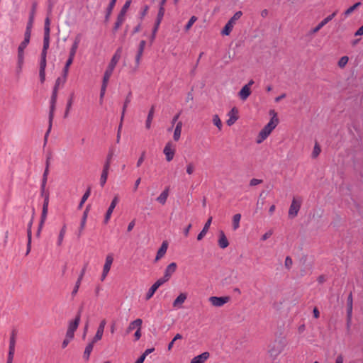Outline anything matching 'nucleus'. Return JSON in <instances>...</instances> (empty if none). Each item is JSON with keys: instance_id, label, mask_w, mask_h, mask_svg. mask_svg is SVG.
I'll use <instances>...</instances> for the list:
<instances>
[{"instance_id": "nucleus-1", "label": "nucleus", "mask_w": 363, "mask_h": 363, "mask_svg": "<svg viewBox=\"0 0 363 363\" xmlns=\"http://www.w3.org/2000/svg\"><path fill=\"white\" fill-rule=\"evenodd\" d=\"M277 124L278 119L275 117L272 118L269 122L259 133L256 143L257 144H260L265 140L271 134L272 130L277 127Z\"/></svg>"}, {"instance_id": "nucleus-2", "label": "nucleus", "mask_w": 363, "mask_h": 363, "mask_svg": "<svg viewBox=\"0 0 363 363\" xmlns=\"http://www.w3.org/2000/svg\"><path fill=\"white\" fill-rule=\"evenodd\" d=\"M121 48H118L115 54L113 55L111 62H109L105 72L104 74L103 79L104 81H109L110 77H111L113 72L121 59Z\"/></svg>"}, {"instance_id": "nucleus-3", "label": "nucleus", "mask_w": 363, "mask_h": 363, "mask_svg": "<svg viewBox=\"0 0 363 363\" xmlns=\"http://www.w3.org/2000/svg\"><path fill=\"white\" fill-rule=\"evenodd\" d=\"M79 43V39L76 38L72 45L70 50H69V58L66 61V63H65V67L62 70L64 82L65 81L67 76L68 74L69 67L73 62L77 50L78 49Z\"/></svg>"}, {"instance_id": "nucleus-4", "label": "nucleus", "mask_w": 363, "mask_h": 363, "mask_svg": "<svg viewBox=\"0 0 363 363\" xmlns=\"http://www.w3.org/2000/svg\"><path fill=\"white\" fill-rule=\"evenodd\" d=\"M30 38L24 37L23 40L19 44L17 49V67L21 71L23 68L25 60V50L30 43Z\"/></svg>"}, {"instance_id": "nucleus-5", "label": "nucleus", "mask_w": 363, "mask_h": 363, "mask_svg": "<svg viewBox=\"0 0 363 363\" xmlns=\"http://www.w3.org/2000/svg\"><path fill=\"white\" fill-rule=\"evenodd\" d=\"M303 200L299 196H294L292 199L291 203L289 206L288 216L289 218H294L298 216V213L301 209Z\"/></svg>"}, {"instance_id": "nucleus-6", "label": "nucleus", "mask_w": 363, "mask_h": 363, "mask_svg": "<svg viewBox=\"0 0 363 363\" xmlns=\"http://www.w3.org/2000/svg\"><path fill=\"white\" fill-rule=\"evenodd\" d=\"M131 4V0H127L124 5L123 6L118 17L117 20L115 23L114 29L118 30L121 26L123 24V23L125 21V14L127 13L128 9H129Z\"/></svg>"}, {"instance_id": "nucleus-7", "label": "nucleus", "mask_w": 363, "mask_h": 363, "mask_svg": "<svg viewBox=\"0 0 363 363\" xmlns=\"http://www.w3.org/2000/svg\"><path fill=\"white\" fill-rule=\"evenodd\" d=\"M242 11H237L233 16L228 21V23L225 24V27L223 28L221 33L224 35H228L231 30H233V28L238 19L240 18L242 16Z\"/></svg>"}, {"instance_id": "nucleus-8", "label": "nucleus", "mask_w": 363, "mask_h": 363, "mask_svg": "<svg viewBox=\"0 0 363 363\" xmlns=\"http://www.w3.org/2000/svg\"><path fill=\"white\" fill-rule=\"evenodd\" d=\"M113 253H108L106 256L105 259V263L103 267V270L101 273V280L104 281L107 275L108 274L110 269L111 268L112 264L113 262Z\"/></svg>"}, {"instance_id": "nucleus-9", "label": "nucleus", "mask_w": 363, "mask_h": 363, "mask_svg": "<svg viewBox=\"0 0 363 363\" xmlns=\"http://www.w3.org/2000/svg\"><path fill=\"white\" fill-rule=\"evenodd\" d=\"M80 323V315L78 314L75 318L70 321L68 325L67 331V336H68L69 338H73L74 335V332L77 329L79 324Z\"/></svg>"}, {"instance_id": "nucleus-10", "label": "nucleus", "mask_w": 363, "mask_h": 363, "mask_svg": "<svg viewBox=\"0 0 363 363\" xmlns=\"http://www.w3.org/2000/svg\"><path fill=\"white\" fill-rule=\"evenodd\" d=\"M163 16H164V8L162 6L160 7V10H159V12H158V14H157V20L155 21V26L152 29V35L150 36V41L151 42H153L155 38V36H156V33L159 29V27H160V25L161 23V21H162V19L163 18Z\"/></svg>"}, {"instance_id": "nucleus-11", "label": "nucleus", "mask_w": 363, "mask_h": 363, "mask_svg": "<svg viewBox=\"0 0 363 363\" xmlns=\"http://www.w3.org/2000/svg\"><path fill=\"white\" fill-rule=\"evenodd\" d=\"M163 152L165 155L167 161H172L175 154L174 145L171 142H168L164 146Z\"/></svg>"}, {"instance_id": "nucleus-12", "label": "nucleus", "mask_w": 363, "mask_h": 363, "mask_svg": "<svg viewBox=\"0 0 363 363\" xmlns=\"http://www.w3.org/2000/svg\"><path fill=\"white\" fill-rule=\"evenodd\" d=\"M208 300L213 306L221 307L229 301L230 298L228 296H211Z\"/></svg>"}, {"instance_id": "nucleus-13", "label": "nucleus", "mask_w": 363, "mask_h": 363, "mask_svg": "<svg viewBox=\"0 0 363 363\" xmlns=\"http://www.w3.org/2000/svg\"><path fill=\"white\" fill-rule=\"evenodd\" d=\"M337 14V11L333 12L331 15L325 18L321 22H320L315 28H313L311 33L314 34L318 32L324 26H325L328 22H330Z\"/></svg>"}, {"instance_id": "nucleus-14", "label": "nucleus", "mask_w": 363, "mask_h": 363, "mask_svg": "<svg viewBox=\"0 0 363 363\" xmlns=\"http://www.w3.org/2000/svg\"><path fill=\"white\" fill-rule=\"evenodd\" d=\"M106 325V320L105 319L101 320L97 328L96 333L94 337H93L94 342H98L102 339Z\"/></svg>"}, {"instance_id": "nucleus-15", "label": "nucleus", "mask_w": 363, "mask_h": 363, "mask_svg": "<svg viewBox=\"0 0 363 363\" xmlns=\"http://www.w3.org/2000/svg\"><path fill=\"white\" fill-rule=\"evenodd\" d=\"M228 119L226 123L228 125L231 126L238 119V110L237 108L233 107L228 113Z\"/></svg>"}, {"instance_id": "nucleus-16", "label": "nucleus", "mask_w": 363, "mask_h": 363, "mask_svg": "<svg viewBox=\"0 0 363 363\" xmlns=\"http://www.w3.org/2000/svg\"><path fill=\"white\" fill-rule=\"evenodd\" d=\"M118 202V197L117 196H116L112 200L107 211H106V213L105 215V218H104V223H107L111 217V214L115 208V207L116 206L117 203Z\"/></svg>"}, {"instance_id": "nucleus-17", "label": "nucleus", "mask_w": 363, "mask_h": 363, "mask_svg": "<svg viewBox=\"0 0 363 363\" xmlns=\"http://www.w3.org/2000/svg\"><path fill=\"white\" fill-rule=\"evenodd\" d=\"M169 195V188L166 187L160 194L156 198V201L161 205H164Z\"/></svg>"}, {"instance_id": "nucleus-18", "label": "nucleus", "mask_w": 363, "mask_h": 363, "mask_svg": "<svg viewBox=\"0 0 363 363\" xmlns=\"http://www.w3.org/2000/svg\"><path fill=\"white\" fill-rule=\"evenodd\" d=\"M177 268V265L175 262L170 263L166 267L163 277L169 281L172 275L176 272Z\"/></svg>"}, {"instance_id": "nucleus-19", "label": "nucleus", "mask_w": 363, "mask_h": 363, "mask_svg": "<svg viewBox=\"0 0 363 363\" xmlns=\"http://www.w3.org/2000/svg\"><path fill=\"white\" fill-rule=\"evenodd\" d=\"M187 298V295L185 293H181L173 301V307L175 308H182V304L185 302Z\"/></svg>"}, {"instance_id": "nucleus-20", "label": "nucleus", "mask_w": 363, "mask_h": 363, "mask_svg": "<svg viewBox=\"0 0 363 363\" xmlns=\"http://www.w3.org/2000/svg\"><path fill=\"white\" fill-rule=\"evenodd\" d=\"M167 248H168V242L167 241H164L162 243L160 247L159 248V250L157 252L155 259V262L159 261L160 259H162L164 256V255L167 252Z\"/></svg>"}, {"instance_id": "nucleus-21", "label": "nucleus", "mask_w": 363, "mask_h": 363, "mask_svg": "<svg viewBox=\"0 0 363 363\" xmlns=\"http://www.w3.org/2000/svg\"><path fill=\"white\" fill-rule=\"evenodd\" d=\"M212 222V217H210L206 222L202 230L197 235V240H201L206 235Z\"/></svg>"}, {"instance_id": "nucleus-22", "label": "nucleus", "mask_w": 363, "mask_h": 363, "mask_svg": "<svg viewBox=\"0 0 363 363\" xmlns=\"http://www.w3.org/2000/svg\"><path fill=\"white\" fill-rule=\"evenodd\" d=\"M251 93V89L248 86H243L238 92V96L242 101H245L250 96Z\"/></svg>"}, {"instance_id": "nucleus-23", "label": "nucleus", "mask_w": 363, "mask_h": 363, "mask_svg": "<svg viewBox=\"0 0 363 363\" xmlns=\"http://www.w3.org/2000/svg\"><path fill=\"white\" fill-rule=\"evenodd\" d=\"M210 357V354L208 352H204L199 355L194 357L191 360V363H204Z\"/></svg>"}, {"instance_id": "nucleus-24", "label": "nucleus", "mask_w": 363, "mask_h": 363, "mask_svg": "<svg viewBox=\"0 0 363 363\" xmlns=\"http://www.w3.org/2000/svg\"><path fill=\"white\" fill-rule=\"evenodd\" d=\"M48 167H49V163L47 161L46 168L43 172V179H42V183H41V187H40L41 195H44L45 193H47L45 191V186H46V183H47V180H48V175L49 174Z\"/></svg>"}, {"instance_id": "nucleus-25", "label": "nucleus", "mask_w": 363, "mask_h": 363, "mask_svg": "<svg viewBox=\"0 0 363 363\" xmlns=\"http://www.w3.org/2000/svg\"><path fill=\"white\" fill-rule=\"evenodd\" d=\"M33 19H34V11H33L30 16L28 22L26 26V31L24 33V37L30 38L31 36V30L33 23Z\"/></svg>"}, {"instance_id": "nucleus-26", "label": "nucleus", "mask_w": 363, "mask_h": 363, "mask_svg": "<svg viewBox=\"0 0 363 363\" xmlns=\"http://www.w3.org/2000/svg\"><path fill=\"white\" fill-rule=\"evenodd\" d=\"M96 342H94V340L92 339L91 341L86 346L83 354V358L85 361H88L89 359L90 354Z\"/></svg>"}, {"instance_id": "nucleus-27", "label": "nucleus", "mask_w": 363, "mask_h": 363, "mask_svg": "<svg viewBox=\"0 0 363 363\" xmlns=\"http://www.w3.org/2000/svg\"><path fill=\"white\" fill-rule=\"evenodd\" d=\"M142 324H143V320L140 318H138V319L130 322L127 328V333H129L135 329L141 328Z\"/></svg>"}, {"instance_id": "nucleus-28", "label": "nucleus", "mask_w": 363, "mask_h": 363, "mask_svg": "<svg viewBox=\"0 0 363 363\" xmlns=\"http://www.w3.org/2000/svg\"><path fill=\"white\" fill-rule=\"evenodd\" d=\"M218 245L222 249H225L229 245L228 240L223 231L220 233Z\"/></svg>"}, {"instance_id": "nucleus-29", "label": "nucleus", "mask_w": 363, "mask_h": 363, "mask_svg": "<svg viewBox=\"0 0 363 363\" xmlns=\"http://www.w3.org/2000/svg\"><path fill=\"white\" fill-rule=\"evenodd\" d=\"M182 125L183 124L182 121H178L177 123L173 135V138L175 141H178L180 139Z\"/></svg>"}, {"instance_id": "nucleus-30", "label": "nucleus", "mask_w": 363, "mask_h": 363, "mask_svg": "<svg viewBox=\"0 0 363 363\" xmlns=\"http://www.w3.org/2000/svg\"><path fill=\"white\" fill-rule=\"evenodd\" d=\"M85 272H86V267H84L82 269V270L81 271V273H80V274H79V276L78 277V279H77V282L75 284L74 288V289L72 291V295H74V294H76L77 293V291L79 290V286L81 284V281H82V280L83 279V277H84V275L85 274Z\"/></svg>"}, {"instance_id": "nucleus-31", "label": "nucleus", "mask_w": 363, "mask_h": 363, "mask_svg": "<svg viewBox=\"0 0 363 363\" xmlns=\"http://www.w3.org/2000/svg\"><path fill=\"white\" fill-rule=\"evenodd\" d=\"M66 230H67V226L65 224V225H63V226L61 228V230L59 233V235H58L57 241V246H61L62 245L63 240H64V238H65V235L66 233Z\"/></svg>"}, {"instance_id": "nucleus-32", "label": "nucleus", "mask_w": 363, "mask_h": 363, "mask_svg": "<svg viewBox=\"0 0 363 363\" xmlns=\"http://www.w3.org/2000/svg\"><path fill=\"white\" fill-rule=\"evenodd\" d=\"M154 112H155L154 106H152V108L149 111V113H148V115L147 117V120L145 122V127L147 129H150L151 127V123H152V119L154 117Z\"/></svg>"}, {"instance_id": "nucleus-33", "label": "nucleus", "mask_w": 363, "mask_h": 363, "mask_svg": "<svg viewBox=\"0 0 363 363\" xmlns=\"http://www.w3.org/2000/svg\"><path fill=\"white\" fill-rule=\"evenodd\" d=\"M55 108V104H50V113H49V128L46 133L45 137H47V135L49 134L51 127H52V121L53 116H54Z\"/></svg>"}, {"instance_id": "nucleus-34", "label": "nucleus", "mask_w": 363, "mask_h": 363, "mask_svg": "<svg viewBox=\"0 0 363 363\" xmlns=\"http://www.w3.org/2000/svg\"><path fill=\"white\" fill-rule=\"evenodd\" d=\"M241 219V214H235L233 217V228L234 230H238L240 228V222Z\"/></svg>"}, {"instance_id": "nucleus-35", "label": "nucleus", "mask_w": 363, "mask_h": 363, "mask_svg": "<svg viewBox=\"0 0 363 363\" xmlns=\"http://www.w3.org/2000/svg\"><path fill=\"white\" fill-rule=\"evenodd\" d=\"M108 83V81H104L103 79L102 85H101V91H100V102L101 103H102V101H103V99L104 97V95H105V93H106V91Z\"/></svg>"}, {"instance_id": "nucleus-36", "label": "nucleus", "mask_w": 363, "mask_h": 363, "mask_svg": "<svg viewBox=\"0 0 363 363\" xmlns=\"http://www.w3.org/2000/svg\"><path fill=\"white\" fill-rule=\"evenodd\" d=\"M73 99H74V94L70 95L69 98L68 99V100L67 101L66 111H65V117L67 116L69 111H70V109L72 108V106L73 104Z\"/></svg>"}, {"instance_id": "nucleus-37", "label": "nucleus", "mask_w": 363, "mask_h": 363, "mask_svg": "<svg viewBox=\"0 0 363 363\" xmlns=\"http://www.w3.org/2000/svg\"><path fill=\"white\" fill-rule=\"evenodd\" d=\"M116 1L117 0H111L108 6V8L106 9V18L108 19L116 5Z\"/></svg>"}, {"instance_id": "nucleus-38", "label": "nucleus", "mask_w": 363, "mask_h": 363, "mask_svg": "<svg viewBox=\"0 0 363 363\" xmlns=\"http://www.w3.org/2000/svg\"><path fill=\"white\" fill-rule=\"evenodd\" d=\"M27 237H28V242H27V250L26 255H28L30 252L31 249V239H32V232L30 229L27 230Z\"/></svg>"}, {"instance_id": "nucleus-39", "label": "nucleus", "mask_w": 363, "mask_h": 363, "mask_svg": "<svg viewBox=\"0 0 363 363\" xmlns=\"http://www.w3.org/2000/svg\"><path fill=\"white\" fill-rule=\"evenodd\" d=\"M130 93L126 97V99L125 100V102H124V104H123V110H122V114H121V121H123V118H124V116H125V112L126 108H127L128 104L130 103Z\"/></svg>"}, {"instance_id": "nucleus-40", "label": "nucleus", "mask_w": 363, "mask_h": 363, "mask_svg": "<svg viewBox=\"0 0 363 363\" xmlns=\"http://www.w3.org/2000/svg\"><path fill=\"white\" fill-rule=\"evenodd\" d=\"M347 316L349 318L352 316V294H350L348 297L347 300Z\"/></svg>"}, {"instance_id": "nucleus-41", "label": "nucleus", "mask_w": 363, "mask_h": 363, "mask_svg": "<svg viewBox=\"0 0 363 363\" xmlns=\"http://www.w3.org/2000/svg\"><path fill=\"white\" fill-rule=\"evenodd\" d=\"M213 123L219 130H221L223 124L218 115H214L213 116Z\"/></svg>"}, {"instance_id": "nucleus-42", "label": "nucleus", "mask_w": 363, "mask_h": 363, "mask_svg": "<svg viewBox=\"0 0 363 363\" xmlns=\"http://www.w3.org/2000/svg\"><path fill=\"white\" fill-rule=\"evenodd\" d=\"M157 290V289L152 284V286L149 289L148 291L146 294L145 299L149 300L150 299L153 295L155 294V291Z\"/></svg>"}, {"instance_id": "nucleus-43", "label": "nucleus", "mask_w": 363, "mask_h": 363, "mask_svg": "<svg viewBox=\"0 0 363 363\" xmlns=\"http://www.w3.org/2000/svg\"><path fill=\"white\" fill-rule=\"evenodd\" d=\"M361 5L360 2H357L354 4L352 6H350L348 8L344 13L345 16H349L351 14L357 7H359Z\"/></svg>"}, {"instance_id": "nucleus-44", "label": "nucleus", "mask_w": 363, "mask_h": 363, "mask_svg": "<svg viewBox=\"0 0 363 363\" xmlns=\"http://www.w3.org/2000/svg\"><path fill=\"white\" fill-rule=\"evenodd\" d=\"M15 345H16V339H15V335L13 333L11 337H10L9 351V352H15Z\"/></svg>"}, {"instance_id": "nucleus-45", "label": "nucleus", "mask_w": 363, "mask_h": 363, "mask_svg": "<svg viewBox=\"0 0 363 363\" xmlns=\"http://www.w3.org/2000/svg\"><path fill=\"white\" fill-rule=\"evenodd\" d=\"M50 46V35L44 34L43 50H48Z\"/></svg>"}, {"instance_id": "nucleus-46", "label": "nucleus", "mask_w": 363, "mask_h": 363, "mask_svg": "<svg viewBox=\"0 0 363 363\" xmlns=\"http://www.w3.org/2000/svg\"><path fill=\"white\" fill-rule=\"evenodd\" d=\"M348 61H349V57L347 56H343L339 60L338 66L340 68H344L346 66V65L347 64Z\"/></svg>"}, {"instance_id": "nucleus-47", "label": "nucleus", "mask_w": 363, "mask_h": 363, "mask_svg": "<svg viewBox=\"0 0 363 363\" xmlns=\"http://www.w3.org/2000/svg\"><path fill=\"white\" fill-rule=\"evenodd\" d=\"M195 165L193 162H189L186 167V173L189 175H191L195 171Z\"/></svg>"}, {"instance_id": "nucleus-48", "label": "nucleus", "mask_w": 363, "mask_h": 363, "mask_svg": "<svg viewBox=\"0 0 363 363\" xmlns=\"http://www.w3.org/2000/svg\"><path fill=\"white\" fill-rule=\"evenodd\" d=\"M50 21L48 17L45 21V26H44V34L50 35Z\"/></svg>"}, {"instance_id": "nucleus-49", "label": "nucleus", "mask_w": 363, "mask_h": 363, "mask_svg": "<svg viewBox=\"0 0 363 363\" xmlns=\"http://www.w3.org/2000/svg\"><path fill=\"white\" fill-rule=\"evenodd\" d=\"M196 21L197 18L195 16H191L185 26V30H189Z\"/></svg>"}, {"instance_id": "nucleus-50", "label": "nucleus", "mask_w": 363, "mask_h": 363, "mask_svg": "<svg viewBox=\"0 0 363 363\" xmlns=\"http://www.w3.org/2000/svg\"><path fill=\"white\" fill-rule=\"evenodd\" d=\"M90 189H89L83 195L82 199H81V201H80V203L79 205V208H82L83 204L85 203V201L87 200V199L89 198V196H90Z\"/></svg>"}, {"instance_id": "nucleus-51", "label": "nucleus", "mask_w": 363, "mask_h": 363, "mask_svg": "<svg viewBox=\"0 0 363 363\" xmlns=\"http://www.w3.org/2000/svg\"><path fill=\"white\" fill-rule=\"evenodd\" d=\"M108 175V173L104 172H101V177H100V184L102 187L106 183Z\"/></svg>"}, {"instance_id": "nucleus-52", "label": "nucleus", "mask_w": 363, "mask_h": 363, "mask_svg": "<svg viewBox=\"0 0 363 363\" xmlns=\"http://www.w3.org/2000/svg\"><path fill=\"white\" fill-rule=\"evenodd\" d=\"M42 196L44 197V201L43 205V209H48V205H49V193H45L44 195H42Z\"/></svg>"}, {"instance_id": "nucleus-53", "label": "nucleus", "mask_w": 363, "mask_h": 363, "mask_svg": "<svg viewBox=\"0 0 363 363\" xmlns=\"http://www.w3.org/2000/svg\"><path fill=\"white\" fill-rule=\"evenodd\" d=\"M48 211V209H43V208L42 209L41 219H40V227L43 226V225L44 224V223L47 218Z\"/></svg>"}, {"instance_id": "nucleus-54", "label": "nucleus", "mask_w": 363, "mask_h": 363, "mask_svg": "<svg viewBox=\"0 0 363 363\" xmlns=\"http://www.w3.org/2000/svg\"><path fill=\"white\" fill-rule=\"evenodd\" d=\"M168 280L162 277V278L159 279L158 280H157L154 284L153 285L158 289V288L162 286L163 284H164L165 282H167Z\"/></svg>"}, {"instance_id": "nucleus-55", "label": "nucleus", "mask_w": 363, "mask_h": 363, "mask_svg": "<svg viewBox=\"0 0 363 363\" xmlns=\"http://www.w3.org/2000/svg\"><path fill=\"white\" fill-rule=\"evenodd\" d=\"M145 45H146L145 40H141L139 43L138 50L137 53L143 55Z\"/></svg>"}, {"instance_id": "nucleus-56", "label": "nucleus", "mask_w": 363, "mask_h": 363, "mask_svg": "<svg viewBox=\"0 0 363 363\" xmlns=\"http://www.w3.org/2000/svg\"><path fill=\"white\" fill-rule=\"evenodd\" d=\"M273 234L272 230H267L265 233H264L261 237V240L265 241L269 239Z\"/></svg>"}, {"instance_id": "nucleus-57", "label": "nucleus", "mask_w": 363, "mask_h": 363, "mask_svg": "<svg viewBox=\"0 0 363 363\" xmlns=\"http://www.w3.org/2000/svg\"><path fill=\"white\" fill-rule=\"evenodd\" d=\"M293 264L292 259L290 257H286L284 262L286 268L290 269Z\"/></svg>"}, {"instance_id": "nucleus-58", "label": "nucleus", "mask_w": 363, "mask_h": 363, "mask_svg": "<svg viewBox=\"0 0 363 363\" xmlns=\"http://www.w3.org/2000/svg\"><path fill=\"white\" fill-rule=\"evenodd\" d=\"M320 152V148L319 145L316 143L314 146L312 155L313 157H316L318 156Z\"/></svg>"}, {"instance_id": "nucleus-59", "label": "nucleus", "mask_w": 363, "mask_h": 363, "mask_svg": "<svg viewBox=\"0 0 363 363\" xmlns=\"http://www.w3.org/2000/svg\"><path fill=\"white\" fill-rule=\"evenodd\" d=\"M86 217H87V213L86 212H84V215H83V218L82 219V221H81V225H80V233L83 230V229L84 228V226L86 225Z\"/></svg>"}, {"instance_id": "nucleus-60", "label": "nucleus", "mask_w": 363, "mask_h": 363, "mask_svg": "<svg viewBox=\"0 0 363 363\" xmlns=\"http://www.w3.org/2000/svg\"><path fill=\"white\" fill-rule=\"evenodd\" d=\"M57 94V86H55L54 89H53V91H52V96H51L50 104H55L56 103Z\"/></svg>"}, {"instance_id": "nucleus-61", "label": "nucleus", "mask_w": 363, "mask_h": 363, "mask_svg": "<svg viewBox=\"0 0 363 363\" xmlns=\"http://www.w3.org/2000/svg\"><path fill=\"white\" fill-rule=\"evenodd\" d=\"M113 155H114L113 150H110L108 153V155H107V157H106L105 162H108V163L111 164L112 158L113 157Z\"/></svg>"}, {"instance_id": "nucleus-62", "label": "nucleus", "mask_w": 363, "mask_h": 363, "mask_svg": "<svg viewBox=\"0 0 363 363\" xmlns=\"http://www.w3.org/2000/svg\"><path fill=\"white\" fill-rule=\"evenodd\" d=\"M262 182V179H252L250 181V185L252 186H257L258 184H260Z\"/></svg>"}, {"instance_id": "nucleus-63", "label": "nucleus", "mask_w": 363, "mask_h": 363, "mask_svg": "<svg viewBox=\"0 0 363 363\" xmlns=\"http://www.w3.org/2000/svg\"><path fill=\"white\" fill-rule=\"evenodd\" d=\"M145 155V152H143L141 155H140V157H139V159L138 160V162H137V167H140V165L144 162Z\"/></svg>"}, {"instance_id": "nucleus-64", "label": "nucleus", "mask_w": 363, "mask_h": 363, "mask_svg": "<svg viewBox=\"0 0 363 363\" xmlns=\"http://www.w3.org/2000/svg\"><path fill=\"white\" fill-rule=\"evenodd\" d=\"M46 59H41L40 61V70H45L46 68Z\"/></svg>"}]
</instances>
